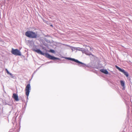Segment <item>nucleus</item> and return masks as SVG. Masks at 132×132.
I'll return each instance as SVG.
<instances>
[{
	"mask_svg": "<svg viewBox=\"0 0 132 132\" xmlns=\"http://www.w3.org/2000/svg\"><path fill=\"white\" fill-rule=\"evenodd\" d=\"M34 51L35 52L37 53H38L46 57L51 60H60V59H59V58L55 57L54 56H52L47 53H43L42 51H41L39 49H37V50H34Z\"/></svg>",
	"mask_w": 132,
	"mask_h": 132,
	"instance_id": "1",
	"label": "nucleus"
},
{
	"mask_svg": "<svg viewBox=\"0 0 132 132\" xmlns=\"http://www.w3.org/2000/svg\"><path fill=\"white\" fill-rule=\"evenodd\" d=\"M25 35L29 38H35L37 37V32H35L32 31H27L25 33Z\"/></svg>",
	"mask_w": 132,
	"mask_h": 132,
	"instance_id": "2",
	"label": "nucleus"
},
{
	"mask_svg": "<svg viewBox=\"0 0 132 132\" xmlns=\"http://www.w3.org/2000/svg\"><path fill=\"white\" fill-rule=\"evenodd\" d=\"M65 58L69 60L78 63V65L79 66L85 67L86 66V65L85 64L80 62L78 60L75 59H74L70 57H66Z\"/></svg>",
	"mask_w": 132,
	"mask_h": 132,
	"instance_id": "3",
	"label": "nucleus"
},
{
	"mask_svg": "<svg viewBox=\"0 0 132 132\" xmlns=\"http://www.w3.org/2000/svg\"><path fill=\"white\" fill-rule=\"evenodd\" d=\"M31 90V86L29 83L26 86L25 91L26 92V94L27 96V98L28 99V96L29 95L30 90Z\"/></svg>",
	"mask_w": 132,
	"mask_h": 132,
	"instance_id": "4",
	"label": "nucleus"
},
{
	"mask_svg": "<svg viewBox=\"0 0 132 132\" xmlns=\"http://www.w3.org/2000/svg\"><path fill=\"white\" fill-rule=\"evenodd\" d=\"M11 53L13 54L16 55L21 56V53L20 51L17 49H14L12 48L11 51Z\"/></svg>",
	"mask_w": 132,
	"mask_h": 132,
	"instance_id": "5",
	"label": "nucleus"
},
{
	"mask_svg": "<svg viewBox=\"0 0 132 132\" xmlns=\"http://www.w3.org/2000/svg\"><path fill=\"white\" fill-rule=\"evenodd\" d=\"M116 67L117 69H118L121 72H122L124 74V75H125L126 76V77H128V76L129 75L128 73L126 72L123 69H121L120 68L118 67L117 65L116 66Z\"/></svg>",
	"mask_w": 132,
	"mask_h": 132,
	"instance_id": "6",
	"label": "nucleus"
},
{
	"mask_svg": "<svg viewBox=\"0 0 132 132\" xmlns=\"http://www.w3.org/2000/svg\"><path fill=\"white\" fill-rule=\"evenodd\" d=\"M12 97L16 101H19L18 96L17 94L15 93L13 94Z\"/></svg>",
	"mask_w": 132,
	"mask_h": 132,
	"instance_id": "7",
	"label": "nucleus"
},
{
	"mask_svg": "<svg viewBox=\"0 0 132 132\" xmlns=\"http://www.w3.org/2000/svg\"><path fill=\"white\" fill-rule=\"evenodd\" d=\"M100 71L101 72L106 74H108V72L106 70L104 69H101L100 70Z\"/></svg>",
	"mask_w": 132,
	"mask_h": 132,
	"instance_id": "8",
	"label": "nucleus"
},
{
	"mask_svg": "<svg viewBox=\"0 0 132 132\" xmlns=\"http://www.w3.org/2000/svg\"><path fill=\"white\" fill-rule=\"evenodd\" d=\"M85 54L88 55H92L91 53L88 50V49H86Z\"/></svg>",
	"mask_w": 132,
	"mask_h": 132,
	"instance_id": "9",
	"label": "nucleus"
},
{
	"mask_svg": "<svg viewBox=\"0 0 132 132\" xmlns=\"http://www.w3.org/2000/svg\"><path fill=\"white\" fill-rule=\"evenodd\" d=\"M121 85V86L123 87V88L125 87V85L124 82L122 80H121L120 81Z\"/></svg>",
	"mask_w": 132,
	"mask_h": 132,
	"instance_id": "10",
	"label": "nucleus"
},
{
	"mask_svg": "<svg viewBox=\"0 0 132 132\" xmlns=\"http://www.w3.org/2000/svg\"><path fill=\"white\" fill-rule=\"evenodd\" d=\"M74 48L75 50H78L79 51H81V49L82 48H78V47H74Z\"/></svg>",
	"mask_w": 132,
	"mask_h": 132,
	"instance_id": "11",
	"label": "nucleus"
},
{
	"mask_svg": "<svg viewBox=\"0 0 132 132\" xmlns=\"http://www.w3.org/2000/svg\"><path fill=\"white\" fill-rule=\"evenodd\" d=\"M86 49L82 48L81 51L83 53H85Z\"/></svg>",
	"mask_w": 132,
	"mask_h": 132,
	"instance_id": "12",
	"label": "nucleus"
},
{
	"mask_svg": "<svg viewBox=\"0 0 132 132\" xmlns=\"http://www.w3.org/2000/svg\"><path fill=\"white\" fill-rule=\"evenodd\" d=\"M49 52H51V53H55V51L54 50H52V49L50 50Z\"/></svg>",
	"mask_w": 132,
	"mask_h": 132,
	"instance_id": "13",
	"label": "nucleus"
},
{
	"mask_svg": "<svg viewBox=\"0 0 132 132\" xmlns=\"http://www.w3.org/2000/svg\"><path fill=\"white\" fill-rule=\"evenodd\" d=\"M5 70L6 71V72H7V74H9V75H11V73H10L9 71L8 70H7V69H5Z\"/></svg>",
	"mask_w": 132,
	"mask_h": 132,
	"instance_id": "14",
	"label": "nucleus"
},
{
	"mask_svg": "<svg viewBox=\"0 0 132 132\" xmlns=\"http://www.w3.org/2000/svg\"><path fill=\"white\" fill-rule=\"evenodd\" d=\"M10 75L11 76V77L12 78H14V77L13 76V75L11 73V75Z\"/></svg>",
	"mask_w": 132,
	"mask_h": 132,
	"instance_id": "15",
	"label": "nucleus"
},
{
	"mask_svg": "<svg viewBox=\"0 0 132 132\" xmlns=\"http://www.w3.org/2000/svg\"><path fill=\"white\" fill-rule=\"evenodd\" d=\"M74 47H72V48H71V50H72V51H73L74 50H75L74 49Z\"/></svg>",
	"mask_w": 132,
	"mask_h": 132,
	"instance_id": "16",
	"label": "nucleus"
},
{
	"mask_svg": "<svg viewBox=\"0 0 132 132\" xmlns=\"http://www.w3.org/2000/svg\"><path fill=\"white\" fill-rule=\"evenodd\" d=\"M13 130L12 129L10 130V132H12Z\"/></svg>",
	"mask_w": 132,
	"mask_h": 132,
	"instance_id": "17",
	"label": "nucleus"
},
{
	"mask_svg": "<svg viewBox=\"0 0 132 132\" xmlns=\"http://www.w3.org/2000/svg\"><path fill=\"white\" fill-rule=\"evenodd\" d=\"M19 130H17V132H19Z\"/></svg>",
	"mask_w": 132,
	"mask_h": 132,
	"instance_id": "18",
	"label": "nucleus"
},
{
	"mask_svg": "<svg viewBox=\"0 0 132 132\" xmlns=\"http://www.w3.org/2000/svg\"><path fill=\"white\" fill-rule=\"evenodd\" d=\"M50 62H49V63H50Z\"/></svg>",
	"mask_w": 132,
	"mask_h": 132,
	"instance_id": "19",
	"label": "nucleus"
}]
</instances>
